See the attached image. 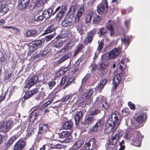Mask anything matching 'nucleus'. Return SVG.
<instances>
[{"label":"nucleus","instance_id":"f257e3e1","mask_svg":"<svg viewBox=\"0 0 150 150\" xmlns=\"http://www.w3.org/2000/svg\"><path fill=\"white\" fill-rule=\"evenodd\" d=\"M122 117L119 113L114 112L108 118V123L106 124L105 131L107 134L113 133L117 129L120 124Z\"/></svg>","mask_w":150,"mask_h":150},{"label":"nucleus","instance_id":"f03ea898","mask_svg":"<svg viewBox=\"0 0 150 150\" xmlns=\"http://www.w3.org/2000/svg\"><path fill=\"white\" fill-rule=\"evenodd\" d=\"M126 137L127 139L131 141L134 146L140 147L141 146V140L144 136L142 135L138 131H134L130 133H127Z\"/></svg>","mask_w":150,"mask_h":150},{"label":"nucleus","instance_id":"7ed1b4c3","mask_svg":"<svg viewBox=\"0 0 150 150\" xmlns=\"http://www.w3.org/2000/svg\"><path fill=\"white\" fill-rule=\"evenodd\" d=\"M122 136V132H118L114 136L112 137L109 139L107 146L108 149L109 150H114L116 146L117 145L118 142Z\"/></svg>","mask_w":150,"mask_h":150},{"label":"nucleus","instance_id":"20e7f679","mask_svg":"<svg viewBox=\"0 0 150 150\" xmlns=\"http://www.w3.org/2000/svg\"><path fill=\"white\" fill-rule=\"evenodd\" d=\"M48 124H41L39 125V127L38 132V136L43 135L45 137L48 139H50L52 135L51 131L49 129Z\"/></svg>","mask_w":150,"mask_h":150},{"label":"nucleus","instance_id":"39448f33","mask_svg":"<svg viewBox=\"0 0 150 150\" xmlns=\"http://www.w3.org/2000/svg\"><path fill=\"white\" fill-rule=\"evenodd\" d=\"M55 36V34H50L49 35L45 36V38H42L39 40H37L35 41L32 42L31 43L29 44V46L30 48H34V50L38 48V47L43 44L45 40L47 42L53 38Z\"/></svg>","mask_w":150,"mask_h":150},{"label":"nucleus","instance_id":"423d86ee","mask_svg":"<svg viewBox=\"0 0 150 150\" xmlns=\"http://www.w3.org/2000/svg\"><path fill=\"white\" fill-rule=\"evenodd\" d=\"M75 79L72 77H69L68 76H64L62 78L59 86H62L65 83V85L62 87V89H65L67 88L72 83H75Z\"/></svg>","mask_w":150,"mask_h":150},{"label":"nucleus","instance_id":"0eeeda50","mask_svg":"<svg viewBox=\"0 0 150 150\" xmlns=\"http://www.w3.org/2000/svg\"><path fill=\"white\" fill-rule=\"evenodd\" d=\"M108 10V2L107 0H103L97 7V12L100 15L106 14Z\"/></svg>","mask_w":150,"mask_h":150},{"label":"nucleus","instance_id":"6e6552de","mask_svg":"<svg viewBox=\"0 0 150 150\" xmlns=\"http://www.w3.org/2000/svg\"><path fill=\"white\" fill-rule=\"evenodd\" d=\"M104 122V121L102 118L98 119L96 123L90 129L89 132L93 133L100 131L102 129Z\"/></svg>","mask_w":150,"mask_h":150},{"label":"nucleus","instance_id":"1a4fd4ad","mask_svg":"<svg viewBox=\"0 0 150 150\" xmlns=\"http://www.w3.org/2000/svg\"><path fill=\"white\" fill-rule=\"evenodd\" d=\"M84 146L87 149L91 150L97 148L98 144L95 138H93L90 139L88 142L85 144Z\"/></svg>","mask_w":150,"mask_h":150},{"label":"nucleus","instance_id":"9d476101","mask_svg":"<svg viewBox=\"0 0 150 150\" xmlns=\"http://www.w3.org/2000/svg\"><path fill=\"white\" fill-rule=\"evenodd\" d=\"M97 31L96 28H93L87 34V36L84 39L83 41V43L86 45L88 43H91L93 40V37L96 34Z\"/></svg>","mask_w":150,"mask_h":150},{"label":"nucleus","instance_id":"9b49d317","mask_svg":"<svg viewBox=\"0 0 150 150\" xmlns=\"http://www.w3.org/2000/svg\"><path fill=\"white\" fill-rule=\"evenodd\" d=\"M26 139L21 138L15 143L13 150H22L26 146Z\"/></svg>","mask_w":150,"mask_h":150},{"label":"nucleus","instance_id":"f8f14e48","mask_svg":"<svg viewBox=\"0 0 150 150\" xmlns=\"http://www.w3.org/2000/svg\"><path fill=\"white\" fill-rule=\"evenodd\" d=\"M72 22V19L71 18L66 16L61 22V25L62 27H68L71 29L73 28Z\"/></svg>","mask_w":150,"mask_h":150},{"label":"nucleus","instance_id":"ddd939ff","mask_svg":"<svg viewBox=\"0 0 150 150\" xmlns=\"http://www.w3.org/2000/svg\"><path fill=\"white\" fill-rule=\"evenodd\" d=\"M38 82H39L38 76L37 75L33 76L28 81L25 86V88L29 89Z\"/></svg>","mask_w":150,"mask_h":150},{"label":"nucleus","instance_id":"4468645a","mask_svg":"<svg viewBox=\"0 0 150 150\" xmlns=\"http://www.w3.org/2000/svg\"><path fill=\"white\" fill-rule=\"evenodd\" d=\"M93 92V88H91L88 89L86 93L83 94L82 96V100L83 101L87 102V101L91 99H92V96Z\"/></svg>","mask_w":150,"mask_h":150},{"label":"nucleus","instance_id":"2eb2a0df","mask_svg":"<svg viewBox=\"0 0 150 150\" xmlns=\"http://www.w3.org/2000/svg\"><path fill=\"white\" fill-rule=\"evenodd\" d=\"M59 137L61 138L64 139L67 142H71L72 140L71 135L68 131H63L62 132L59 133Z\"/></svg>","mask_w":150,"mask_h":150},{"label":"nucleus","instance_id":"dca6fc26","mask_svg":"<svg viewBox=\"0 0 150 150\" xmlns=\"http://www.w3.org/2000/svg\"><path fill=\"white\" fill-rule=\"evenodd\" d=\"M121 51L120 48L117 47L110 51L108 54V58L111 60L113 59L119 55Z\"/></svg>","mask_w":150,"mask_h":150},{"label":"nucleus","instance_id":"f3484780","mask_svg":"<svg viewBox=\"0 0 150 150\" xmlns=\"http://www.w3.org/2000/svg\"><path fill=\"white\" fill-rule=\"evenodd\" d=\"M67 7L65 5H62L61 8L57 13L56 16V19L57 21L59 22L64 17Z\"/></svg>","mask_w":150,"mask_h":150},{"label":"nucleus","instance_id":"a211bd4d","mask_svg":"<svg viewBox=\"0 0 150 150\" xmlns=\"http://www.w3.org/2000/svg\"><path fill=\"white\" fill-rule=\"evenodd\" d=\"M147 118V113L144 112L139 114L135 118L136 121L138 123L141 124L145 122Z\"/></svg>","mask_w":150,"mask_h":150},{"label":"nucleus","instance_id":"6ab92c4d","mask_svg":"<svg viewBox=\"0 0 150 150\" xmlns=\"http://www.w3.org/2000/svg\"><path fill=\"white\" fill-rule=\"evenodd\" d=\"M13 123V122L10 120H8L6 122H4L0 127L1 131L4 132H8L11 126Z\"/></svg>","mask_w":150,"mask_h":150},{"label":"nucleus","instance_id":"aec40b11","mask_svg":"<svg viewBox=\"0 0 150 150\" xmlns=\"http://www.w3.org/2000/svg\"><path fill=\"white\" fill-rule=\"evenodd\" d=\"M61 38V36H57L52 41V46L56 48H59L62 47L63 43L60 39Z\"/></svg>","mask_w":150,"mask_h":150},{"label":"nucleus","instance_id":"412c9836","mask_svg":"<svg viewBox=\"0 0 150 150\" xmlns=\"http://www.w3.org/2000/svg\"><path fill=\"white\" fill-rule=\"evenodd\" d=\"M85 13L84 7L83 6H81L76 12V16L75 19L76 22H79L82 16Z\"/></svg>","mask_w":150,"mask_h":150},{"label":"nucleus","instance_id":"4be33fe9","mask_svg":"<svg viewBox=\"0 0 150 150\" xmlns=\"http://www.w3.org/2000/svg\"><path fill=\"white\" fill-rule=\"evenodd\" d=\"M49 52V50L47 48H45L42 50L39 51V52L37 51L36 52V54L34 56V58L33 59L35 60L40 57H45L48 54Z\"/></svg>","mask_w":150,"mask_h":150},{"label":"nucleus","instance_id":"5701e85b","mask_svg":"<svg viewBox=\"0 0 150 150\" xmlns=\"http://www.w3.org/2000/svg\"><path fill=\"white\" fill-rule=\"evenodd\" d=\"M30 0H18V9L22 10L27 8Z\"/></svg>","mask_w":150,"mask_h":150},{"label":"nucleus","instance_id":"b1692460","mask_svg":"<svg viewBox=\"0 0 150 150\" xmlns=\"http://www.w3.org/2000/svg\"><path fill=\"white\" fill-rule=\"evenodd\" d=\"M20 136V134H15L12 136L5 143V146L7 148H8L10 145L12 144L15 140L18 138Z\"/></svg>","mask_w":150,"mask_h":150},{"label":"nucleus","instance_id":"393cba45","mask_svg":"<svg viewBox=\"0 0 150 150\" xmlns=\"http://www.w3.org/2000/svg\"><path fill=\"white\" fill-rule=\"evenodd\" d=\"M95 118L92 116L87 117L82 122V124L84 125H89L93 124L94 122Z\"/></svg>","mask_w":150,"mask_h":150},{"label":"nucleus","instance_id":"a878e982","mask_svg":"<svg viewBox=\"0 0 150 150\" xmlns=\"http://www.w3.org/2000/svg\"><path fill=\"white\" fill-rule=\"evenodd\" d=\"M107 82V80L106 79H104L101 81L99 84L96 87L95 89L98 92H102V90L103 89L105 85Z\"/></svg>","mask_w":150,"mask_h":150},{"label":"nucleus","instance_id":"bb28decb","mask_svg":"<svg viewBox=\"0 0 150 150\" xmlns=\"http://www.w3.org/2000/svg\"><path fill=\"white\" fill-rule=\"evenodd\" d=\"M121 80V77L120 74H118L115 76L113 80L112 83L114 86L112 87V89H115L117 88Z\"/></svg>","mask_w":150,"mask_h":150},{"label":"nucleus","instance_id":"cd10ccee","mask_svg":"<svg viewBox=\"0 0 150 150\" xmlns=\"http://www.w3.org/2000/svg\"><path fill=\"white\" fill-rule=\"evenodd\" d=\"M84 141L83 139H80L75 142L72 146L73 150H76L79 149L83 144Z\"/></svg>","mask_w":150,"mask_h":150},{"label":"nucleus","instance_id":"c85d7f7f","mask_svg":"<svg viewBox=\"0 0 150 150\" xmlns=\"http://www.w3.org/2000/svg\"><path fill=\"white\" fill-rule=\"evenodd\" d=\"M71 55V52H69L63 55L57 61V64L59 65L66 60L69 59Z\"/></svg>","mask_w":150,"mask_h":150},{"label":"nucleus","instance_id":"c756f323","mask_svg":"<svg viewBox=\"0 0 150 150\" xmlns=\"http://www.w3.org/2000/svg\"><path fill=\"white\" fill-rule=\"evenodd\" d=\"M52 11L53 8H50L47 10H44L42 13V15L46 19H48L52 15Z\"/></svg>","mask_w":150,"mask_h":150},{"label":"nucleus","instance_id":"7c9ffc66","mask_svg":"<svg viewBox=\"0 0 150 150\" xmlns=\"http://www.w3.org/2000/svg\"><path fill=\"white\" fill-rule=\"evenodd\" d=\"M77 5L78 4L77 3L74 2H73L70 7L68 13H69V14L70 15L73 14L76 11V7Z\"/></svg>","mask_w":150,"mask_h":150},{"label":"nucleus","instance_id":"2f4dec72","mask_svg":"<svg viewBox=\"0 0 150 150\" xmlns=\"http://www.w3.org/2000/svg\"><path fill=\"white\" fill-rule=\"evenodd\" d=\"M73 125V123L71 120L65 122L62 124V128L64 129H71Z\"/></svg>","mask_w":150,"mask_h":150},{"label":"nucleus","instance_id":"473e14b6","mask_svg":"<svg viewBox=\"0 0 150 150\" xmlns=\"http://www.w3.org/2000/svg\"><path fill=\"white\" fill-rule=\"evenodd\" d=\"M93 15V11L91 10L89 11L85 16V23H88L91 22L92 17Z\"/></svg>","mask_w":150,"mask_h":150},{"label":"nucleus","instance_id":"72a5a7b5","mask_svg":"<svg viewBox=\"0 0 150 150\" xmlns=\"http://www.w3.org/2000/svg\"><path fill=\"white\" fill-rule=\"evenodd\" d=\"M81 112L77 111L76 112V114L75 117V124L77 125L79 124L80 120L82 119L83 116L82 115Z\"/></svg>","mask_w":150,"mask_h":150},{"label":"nucleus","instance_id":"f704fd0d","mask_svg":"<svg viewBox=\"0 0 150 150\" xmlns=\"http://www.w3.org/2000/svg\"><path fill=\"white\" fill-rule=\"evenodd\" d=\"M37 31L35 30H28L25 33V35L27 37H34L36 36Z\"/></svg>","mask_w":150,"mask_h":150},{"label":"nucleus","instance_id":"c9c22d12","mask_svg":"<svg viewBox=\"0 0 150 150\" xmlns=\"http://www.w3.org/2000/svg\"><path fill=\"white\" fill-rule=\"evenodd\" d=\"M106 28L110 32V35L111 36H113L115 34V31L113 25L112 24H109L106 26Z\"/></svg>","mask_w":150,"mask_h":150},{"label":"nucleus","instance_id":"e433bc0d","mask_svg":"<svg viewBox=\"0 0 150 150\" xmlns=\"http://www.w3.org/2000/svg\"><path fill=\"white\" fill-rule=\"evenodd\" d=\"M54 26L53 25H51L48 26L47 29L45 30L44 33L43 34H47L53 31L54 30Z\"/></svg>","mask_w":150,"mask_h":150},{"label":"nucleus","instance_id":"4c0bfd02","mask_svg":"<svg viewBox=\"0 0 150 150\" xmlns=\"http://www.w3.org/2000/svg\"><path fill=\"white\" fill-rule=\"evenodd\" d=\"M80 63V61L78 59L76 63H75V67H74V68L73 70H72L71 72L73 74H75L76 72L78 71L79 70V67H78V66L79 65Z\"/></svg>","mask_w":150,"mask_h":150},{"label":"nucleus","instance_id":"58836bf2","mask_svg":"<svg viewBox=\"0 0 150 150\" xmlns=\"http://www.w3.org/2000/svg\"><path fill=\"white\" fill-rule=\"evenodd\" d=\"M104 45V40L103 39L101 40L100 42L99 43L97 47V51L98 53H100L101 52Z\"/></svg>","mask_w":150,"mask_h":150},{"label":"nucleus","instance_id":"ea45409f","mask_svg":"<svg viewBox=\"0 0 150 150\" xmlns=\"http://www.w3.org/2000/svg\"><path fill=\"white\" fill-rule=\"evenodd\" d=\"M84 46L82 44H79L77 46L76 49L74 52V55L75 56L78 54L79 52L83 48Z\"/></svg>","mask_w":150,"mask_h":150},{"label":"nucleus","instance_id":"a19ab883","mask_svg":"<svg viewBox=\"0 0 150 150\" xmlns=\"http://www.w3.org/2000/svg\"><path fill=\"white\" fill-rule=\"evenodd\" d=\"M100 98L99 97L97 98L96 100V104L97 108L98 109L101 108H103V102H101L100 99Z\"/></svg>","mask_w":150,"mask_h":150},{"label":"nucleus","instance_id":"79ce46f5","mask_svg":"<svg viewBox=\"0 0 150 150\" xmlns=\"http://www.w3.org/2000/svg\"><path fill=\"white\" fill-rule=\"evenodd\" d=\"M49 89H52V88L55 87L56 85V82L53 80H52L47 83Z\"/></svg>","mask_w":150,"mask_h":150},{"label":"nucleus","instance_id":"37998d69","mask_svg":"<svg viewBox=\"0 0 150 150\" xmlns=\"http://www.w3.org/2000/svg\"><path fill=\"white\" fill-rule=\"evenodd\" d=\"M107 67V64H105L104 62H102L99 63V70L100 71H102L105 69Z\"/></svg>","mask_w":150,"mask_h":150},{"label":"nucleus","instance_id":"c03bdc74","mask_svg":"<svg viewBox=\"0 0 150 150\" xmlns=\"http://www.w3.org/2000/svg\"><path fill=\"white\" fill-rule=\"evenodd\" d=\"M100 22V17L99 16L96 15L94 16L93 20V23L94 24H98Z\"/></svg>","mask_w":150,"mask_h":150},{"label":"nucleus","instance_id":"a18cd8bd","mask_svg":"<svg viewBox=\"0 0 150 150\" xmlns=\"http://www.w3.org/2000/svg\"><path fill=\"white\" fill-rule=\"evenodd\" d=\"M40 110V109H36V108H35L31 114L32 115L35 116V117L38 118V116L40 115L39 112Z\"/></svg>","mask_w":150,"mask_h":150},{"label":"nucleus","instance_id":"49530a36","mask_svg":"<svg viewBox=\"0 0 150 150\" xmlns=\"http://www.w3.org/2000/svg\"><path fill=\"white\" fill-rule=\"evenodd\" d=\"M2 28H3L6 29V28H10L11 29H12L14 31L16 30V33H19L20 30L18 29L17 27H15L13 26H3L2 27Z\"/></svg>","mask_w":150,"mask_h":150},{"label":"nucleus","instance_id":"de8ad7c7","mask_svg":"<svg viewBox=\"0 0 150 150\" xmlns=\"http://www.w3.org/2000/svg\"><path fill=\"white\" fill-rule=\"evenodd\" d=\"M100 110L99 109H97L92 110L90 112L89 115L92 116L93 115H96L99 113H100Z\"/></svg>","mask_w":150,"mask_h":150},{"label":"nucleus","instance_id":"09e8293b","mask_svg":"<svg viewBox=\"0 0 150 150\" xmlns=\"http://www.w3.org/2000/svg\"><path fill=\"white\" fill-rule=\"evenodd\" d=\"M106 33V30L104 27L100 28L98 32V33L100 34V36L103 35H105Z\"/></svg>","mask_w":150,"mask_h":150},{"label":"nucleus","instance_id":"8fccbe9b","mask_svg":"<svg viewBox=\"0 0 150 150\" xmlns=\"http://www.w3.org/2000/svg\"><path fill=\"white\" fill-rule=\"evenodd\" d=\"M71 65V62H70L67 67H62L60 69L62 71L64 74L69 69L70 66Z\"/></svg>","mask_w":150,"mask_h":150},{"label":"nucleus","instance_id":"3c124183","mask_svg":"<svg viewBox=\"0 0 150 150\" xmlns=\"http://www.w3.org/2000/svg\"><path fill=\"white\" fill-rule=\"evenodd\" d=\"M121 41L126 46H128L130 43V40L129 39H127L124 38L121 39Z\"/></svg>","mask_w":150,"mask_h":150},{"label":"nucleus","instance_id":"603ef678","mask_svg":"<svg viewBox=\"0 0 150 150\" xmlns=\"http://www.w3.org/2000/svg\"><path fill=\"white\" fill-rule=\"evenodd\" d=\"M30 93V94L32 96L35 94H37L39 92V88H34L32 90L29 91Z\"/></svg>","mask_w":150,"mask_h":150},{"label":"nucleus","instance_id":"864d4df0","mask_svg":"<svg viewBox=\"0 0 150 150\" xmlns=\"http://www.w3.org/2000/svg\"><path fill=\"white\" fill-rule=\"evenodd\" d=\"M8 9H9L8 7L5 6H4L0 9V13H3V14L2 15V16L6 13L8 11Z\"/></svg>","mask_w":150,"mask_h":150},{"label":"nucleus","instance_id":"5fc2aeb1","mask_svg":"<svg viewBox=\"0 0 150 150\" xmlns=\"http://www.w3.org/2000/svg\"><path fill=\"white\" fill-rule=\"evenodd\" d=\"M35 133L34 129L32 128L31 130H30L29 132L25 135V137L28 138L30 137L32 135L34 134Z\"/></svg>","mask_w":150,"mask_h":150},{"label":"nucleus","instance_id":"6e6d98bb","mask_svg":"<svg viewBox=\"0 0 150 150\" xmlns=\"http://www.w3.org/2000/svg\"><path fill=\"white\" fill-rule=\"evenodd\" d=\"M103 108L105 110H108L110 107V105L107 103L106 101L104 102H103Z\"/></svg>","mask_w":150,"mask_h":150},{"label":"nucleus","instance_id":"4d7b16f0","mask_svg":"<svg viewBox=\"0 0 150 150\" xmlns=\"http://www.w3.org/2000/svg\"><path fill=\"white\" fill-rule=\"evenodd\" d=\"M128 105L129 108L132 110H134L136 109L135 105L132 102L129 101L128 103Z\"/></svg>","mask_w":150,"mask_h":150},{"label":"nucleus","instance_id":"13d9d810","mask_svg":"<svg viewBox=\"0 0 150 150\" xmlns=\"http://www.w3.org/2000/svg\"><path fill=\"white\" fill-rule=\"evenodd\" d=\"M32 96L30 94V92L28 91L25 93V95L23 97V98L25 100L28 99Z\"/></svg>","mask_w":150,"mask_h":150},{"label":"nucleus","instance_id":"bf43d9fd","mask_svg":"<svg viewBox=\"0 0 150 150\" xmlns=\"http://www.w3.org/2000/svg\"><path fill=\"white\" fill-rule=\"evenodd\" d=\"M56 96V95L52 92L49 95L48 98L50 99V100H52V101Z\"/></svg>","mask_w":150,"mask_h":150},{"label":"nucleus","instance_id":"052dcab7","mask_svg":"<svg viewBox=\"0 0 150 150\" xmlns=\"http://www.w3.org/2000/svg\"><path fill=\"white\" fill-rule=\"evenodd\" d=\"M71 97V96L70 95H67L64 96L62 98V101L63 102H66Z\"/></svg>","mask_w":150,"mask_h":150},{"label":"nucleus","instance_id":"680f3d73","mask_svg":"<svg viewBox=\"0 0 150 150\" xmlns=\"http://www.w3.org/2000/svg\"><path fill=\"white\" fill-rule=\"evenodd\" d=\"M5 58L4 56L2 54H0V64L1 65L5 61Z\"/></svg>","mask_w":150,"mask_h":150},{"label":"nucleus","instance_id":"e2e57ef3","mask_svg":"<svg viewBox=\"0 0 150 150\" xmlns=\"http://www.w3.org/2000/svg\"><path fill=\"white\" fill-rule=\"evenodd\" d=\"M33 49H32V50H31V49H30V50H29V51H28V56H30V55H33V57H34L33 59L34 58V56L36 55V52H33Z\"/></svg>","mask_w":150,"mask_h":150},{"label":"nucleus","instance_id":"0e129e2a","mask_svg":"<svg viewBox=\"0 0 150 150\" xmlns=\"http://www.w3.org/2000/svg\"><path fill=\"white\" fill-rule=\"evenodd\" d=\"M64 74V73H63L62 71H61L60 69L56 73L55 76L57 78L59 76H61L62 75H63Z\"/></svg>","mask_w":150,"mask_h":150},{"label":"nucleus","instance_id":"69168bd1","mask_svg":"<svg viewBox=\"0 0 150 150\" xmlns=\"http://www.w3.org/2000/svg\"><path fill=\"white\" fill-rule=\"evenodd\" d=\"M37 119L35 116L31 114L30 115V121L31 122H34Z\"/></svg>","mask_w":150,"mask_h":150},{"label":"nucleus","instance_id":"338daca9","mask_svg":"<svg viewBox=\"0 0 150 150\" xmlns=\"http://www.w3.org/2000/svg\"><path fill=\"white\" fill-rule=\"evenodd\" d=\"M43 16L42 15L39 16L36 19V21L37 22H40L42 21L44 18Z\"/></svg>","mask_w":150,"mask_h":150},{"label":"nucleus","instance_id":"774afa93","mask_svg":"<svg viewBox=\"0 0 150 150\" xmlns=\"http://www.w3.org/2000/svg\"><path fill=\"white\" fill-rule=\"evenodd\" d=\"M46 2V0H38L37 2L38 4H40L42 6L44 5Z\"/></svg>","mask_w":150,"mask_h":150}]
</instances>
